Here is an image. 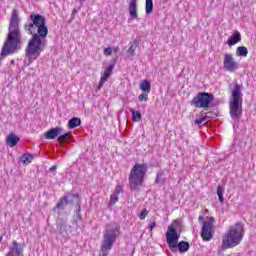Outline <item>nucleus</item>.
Segmentation results:
<instances>
[{
    "label": "nucleus",
    "instance_id": "28",
    "mask_svg": "<svg viewBox=\"0 0 256 256\" xmlns=\"http://www.w3.org/2000/svg\"><path fill=\"white\" fill-rule=\"evenodd\" d=\"M27 60H24V65L25 67H29V65H31V63H33V61H35V59H37V55H26Z\"/></svg>",
    "mask_w": 256,
    "mask_h": 256
},
{
    "label": "nucleus",
    "instance_id": "10",
    "mask_svg": "<svg viewBox=\"0 0 256 256\" xmlns=\"http://www.w3.org/2000/svg\"><path fill=\"white\" fill-rule=\"evenodd\" d=\"M214 217H210L208 221H204L202 224L201 237L203 241H211L213 239V222Z\"/></svg>",
    "mask_w": 256,
    "mask_h": 256
},
{
    "label": "nucleus",
    "instance_id": "24",
    "mask_svg": "<svg viewBox=\"0 0 256 256\" xmlns=\"http://www.w3.org/2000/svg\"><path fill=\"white\" fill-rule=\"evenodd\" d=\"M248 54L249 50H247V47L245 46H240L236 50L237 57H247Z\"/></svg>",
    "mask_w": 256,
    "mask_h": 256
},
{
    "label": "nucleus",
    "instance_id": "3",
    "mask_svg": "<svg viewBox=\"0 0 256 256\" xmlns=\"http://www.w3.org/2000/svg\"><path fill=\"white\" fill-rule=\"evenodd\" d=\"M241 85L235 84L232 89V98L229 102L230 117L233 121H239L243 117V93Z\"/></svg>",
    "mask_w": 256,
    "mask_h": 256
},
{
    "label": "nucleus",
    "instance_id": "17",
    "mask_svg": "<svg viewBox=\"0 0 256 256\" xmlns=\"http://www.w3.org/2000/svg\"><path fill=\"white\" fill-rule=\"evenodd\" d=\"M21 139L19 138V136L13 134V133H10L7 138H6V144L9 146V147H15V145H17V143H19Z\"/></svg>",
    "mask_w": 256,
    "mask_h": 256
},
{
    "label": "nucleus",
    "instance_id": "27",
    "mask_svg": "<svg viewBox=\"0 0 256 256\" xmlns=\"http://www.w3.org/2000/svg\"><path fill=\"white\" fill-rule=\"evenodd\" d=\"M145 11L146 15H151V13H153V0H146Z\"/></svg>",
    "mask_w": 256,
    "mask_h": 256
},
{
    "label": "nucleus",
    "instance_id": "18",
    "mask_svg": "<svg viewBox=\"0 0 256 256\" xmlns=\"http://www.w3.org/2000/svg\"><path fill=\"white\" fill-rule=\"evenodd\" d=\"M63 197L68 202V205L71 203H74V201H76L77 203H79V201H81V199L79 198V194H77V193H69Z\"/></svg>",
    "mask_w": 256,
    "mask_h": 256
},
{
    "label": "nucleus",
    "instance_id": "6",
    "mask_svg": "<svg viewBox=\"0 0 256 256\" xmlns=\"http://www.w3.org/2000/svg\"><path fill=\"white\" fill-rule=\"evenodd\" d=\"M147 164H135L129 175V186L131 191H137L143 185L145 175H147Z\"/></svg>",
    "mask_w": 256,
    "mask_h": 256
},
{
    "label": "nucleus",
    "instance_id": "16",
    "mask_svg": "<svg viewBox=\"0 0 256 256\" xmlns=\"http://www.w3.org/2000/svg\"><path fill=\"white\" fill-rule=\"evenodd\" d=\"M241 41V33L239 31H234V33L227 40V45L233 47V45H237Z\"/></svg>",
    "mask_w": 256,
    "mask_h": 256
},
{
    "label": "nucleus",
    "instance_id": "21",
    "mask_svg": "<svg viewBox=\"0 0 256 256\" xmlns=\"http://www.w3.org/2000/svg\"><path fill=\"white\" fill-rule=\"evenodd\" d=\"M140 89L143 93H151V82L149 80H143L140 83Z\"/></svg>",
    "mask_w": 256,
    "mask_h": 256
},
{
    "label": "nucleus",
    "instance_id": "34",
    "mask_svg": "<svg viewBox=\"0 0 256 256\" xmlns=\"http://www.w3.org/2000/svg\"><path fill=\"white\" fill-rule=\"evenodd\" d=\"M149 215V211L144 208L141 213L139 214V219H141V221H143L145 219V217H147Z\"/></svg>",
    "mask_w": 256,
    "mask_h": 256
},
{
    "label": "nucleus",
    "instance_id": "32",
    "mask_svg": "<svg viewBox=\"0 0 256 256\" xmlns=\"http://www.w3.org/2000/svg\"><path fill=\"white\" fill-rule=\"evenodd\" d=\"M76 217L79 221H83V216H81V201H78V209L76 211Z\"/></svg>",
    "mask_w": 256,
    "mask_h": 256
},
{
    "label": "nucleus",
    "instance_id": "35",
    "mask_svg": "<svg viewBox=\"0 0 256 256\" xmlns=\"http://www.w3.org/2000/svg\"><path fill=\"white\" fill-rule=\"evenodd\" d=\"M207 117H209L208 115H205L201 118H198L194 121V125H201V123H203L204 121H207Z\"/></svg>",
    "mask_w": 256,
    "mask_h": 256
},
{
    "label": "nucleus",
    "instance_id": "25",
    "mask_svg": "<svg viewBox=\"0 0 256 256\" xmlns=\"http://www.w3.org/2000/svg\"><path fill=\"white\" fill-rule=\"evenodd\" d=\"M130 112L132 114V121H134L135 123H139V121H141L142 119L141 112L135 109H130Z\"/></svg>",
    "mask_w": 256,
    "mask_h": 256
},
{
    "label": "nucleus",
    "instance_id": "15",
    "mask_svg": "<svg viewBox=\"0 0 256 256\" xmlns=\"http://www.w3.org/2000/svg\"><path fill=\"white\" fill-rule=\"evenodd\" d=\"M68 202L67 198H64V196L57 202L56 206L53 208L54 213H58V215H61V211H64L65 207H67Z\"/></svg>",
    "mask_w": 256,
    "mask_h": 256
},
{
    "label": "nucleus",
    "instance_id": "26",
    "mask_svg": "<svg viewBox=\"0 0 256 256\" xmlns=\"http://www.w3.org/2000/svg\"><path fill=\"white\" fill-rule=\"evenodd\" d=\"M155 183L157 185H165V177L163 172H158L156 175Z\"/></svg>",
    "mask_w": 256,
    "mask_h": 256
},
{
    "label": "nucleus",
    "instance_id": "44",
    "mask_svg": "<svg viewBox=\"0 0 256 256\" xmlns=\"http://www.w3.org/2000/svg\"><path fill=\"white\" fill-rule=\"evenodd\" d=\"M83 1H85V0H80V3H83Z\"/></svg>",
    "mask_w": 256,
    "mask_h": 256
},
{
    "label": "nucleus",
    "instance_id": "8",
    "mask_svg": "<svg viewBox=\"0 0 256 256\" xmlns=\"http://www.w3.org/2000/svg\"><path fill=\"white\" fill-rule=\"evenodd\" d=\"M215 101V96L209 92L198 93L190 102L197 109H209L211 104Z\"/></svg>",
    "mask_w": 256,
    "mask_h": 256
},
{
    "label": "nucleus",
    "instance_id": "33",
    "mask_svg": "<svg viewBox=\"0 0 256 256\" xmlns=\"http://www.w3.org/2000/svg\"><path fill=\"white\" fill-rule=\"evenodd\" d=\"M119 201V195L117 194H112L110 197V205H115Z\"/></svg>",
    "mask_w": 256,
    "mask_h": 256
},
{
    "label": "nucleus",
    "instance_id": "36",
    "mask_svg": "<svg viewBox=\"0 0 256 256\" xmlns=\"http://www.w3.org/2000/svg\"><path fill=\"white\" fill-rule=\"evenodd\" d=\"M113 54V49L111 47L104 48V55L109 57V55Z\"/></svg>",
    "mask_w": 256,
    "mask_h": 256
},
{
    "label": "nucleus",
    "instance_id": "12",
    "mask_svg": "<svg viewBox=\"0 0 256 256\" xmlns=\"http://www.w3.org/2000/svg\"><path fill=\"white\" fill-rule=\"evenodd\" d=\"M25 249V243H19L16 240L12 242V246L9 247V251L6 256H23V250Z\"/></svg>",
    "mask_w": 256,
    "mask_h": 256
},
{
    "label": "nucleus",
    "instance_id": "9",
    "mask_svg": "<svg viewBox=\"0 0 256 256\" xmlns=\"http://www.w3.org/2000/svg\"><path fill=\"white\" fill-rule=\"evenodd\" d=\"M57 232L63 237V239H69L73 233V226L69 225L67 219L60 218L56 223Z\"/></svg>",
    "mask_w": 256,
    "mask_h": 256
},
{
    "label": "nucleus",
    "instance_id": "1",
    "mask_svg": "<svg viewBox=\"0 0 256 256\" xmlns=\"http://www.w3.org/2000/svg\"><path fill=\"white\" fill-rule=\"evenodd\" d=\"M245 235V226L243 222H236L234 226H231L229 231L225 234L222 240L223 249H231L237 247Z\"/></svg>",
    "mask_w": 256,
    "mask_h": 256
},
{
    "label": "nucleus",
    "instance_id": "41",
    "mask_svg": "<svg viewBox=\"0 0 256 256\" xmlns=\"http://www.w3.org/2000/svg\"><path fill=\"white\" fill-rule=\"evenodd\" d=\"M203 220V216H199V221Z\"/></svg>",
    "mask_w": 256,
    "mask_h": 256
},
{
    "label": "nucleus",
    "instance_id": "4",
    "mask_svg": "<svg viewBox=\"0 0 256 256\" xmlns=\"http://www.w3.org/2000/svg\"><path fill=\"white\" fill-rule=\"evenodd\" d=\"M120 229L121 227L117 224L114 226L112 224L106 226L101 243V254L99 256L109 255V251L113 249V245H115V242L117 241V233H119Z\"/></svg>",
    "mask_w": 256,
    "mask_h": 256
},
{
    "label": "nucleus",
    "instance_id": "38",
    "mask_svg": "<svg viewBox=\"0 0 256 256\" xmlns=\"http://www.w3.org/2000/svg\"><path fill=\"white\" fill-rule=\"evenodd\" d=\"M105 83H107V80H104L103 78H100V82L98 84V89H102L103 85H105Z\"/></svg>",
    "mask_w": 256,
    "mask_h": 256
},
{
    "label": "nucleus",
    "instance_id": "31",
    "mask_svg": "<svg viewBox=\"0 0 256 256\" xmlns=\"http://www.w3.org/2000/svg\"><path fill=\"white\" fill-rule=\"evenodd\" d=\"M148 97H149V93L144 92L138 96V99L140 102H143V101H148L149 100Z\"/></svg>",
    "mask_w": 256,
    "mask_h": 256
},
{
    "label": "nucleus",
    "instance_id": "20",
    "mask_svg": "<svg viewBox=\"0 0 256 256\" xmlns=\"http://www.w3.org/2000/svg\"><path fill=\"white\" fill-rule=\"evenodd\" d=\"M114 68H115V64H110L107 66V68L105 69V71L102 75V79L104 81H107L111 77V74L113 73Z\"/></svg>",
    "mask_w": 256,
    "mask_h": 256
},
{
    "label": "nucleus",
    "instance_id": "42",
    "mask_svg": "<svg viewBox=\"0 0 256 256\" xmlns=\"http://www.w3.org/2000/svg\"><path fill=\"white\" fill-rule=\"evenodd\" d=\"M75 13H77V10H73V13H72V14L75 15Z\"/></svg>",
    "mask_w": 256,
    "mask_h": 256
},
{
    "label": "nucleus",
    "instance_id": "2",
    "mask_svg": "<svg viewBox=\"0 0 256 256\" xmlns=\"http://www.w3.org/2000/svg\"><path fill=\"white\" fill-rule=\"evenodd\" d=\"M173 225H177V220H174L173 224L168 226L166 232V243L173 253H175L177 249L179 253H187L191 245L187 241L182 240L179 242V233H177V229H175V226Z\"/></svg>",
    "mask_w": 256,
    "mask_h": 256
},
{
    "label": "nucleus",
    "instance_id": "37",
    "mask_svg": "<svg viewBox=\"0 0 256 256\" xmlns=\"http://www.w3.org/2000/svg\"><path fill=\"white\" fill-rule=\"evenodd\" d=\"M119 193H123V187H121L120 185L116 186L113 194L114 195H119Z\"/></svg>",
    "mask_w": 256,
    "mask_h": 256
},
{
    "label": "nucleus",
    "instance_id": "29",
    "mask_svg": "<svg viewBox=\"0 0 256 256\" xmlns=\"http://www.w3.org/2000/svg\"><path fill=\"white\" fill-rule=\"evenodd\" d=\"M29 159H33V155L29 153H24L22 156H20L21 163H31Z\"/></svg>",
    "mask_w": 256,
    "mask_h": 256
},
{
    "label": "nucleus",
    "instance_id": "7",
    "mask_svg": "<svg viewBox=\"0 0 256 256\" xmlns=\"http://www.w3.org/2000/svg\"><path fill=\"white\" fill-rule=\"evenodd\" d=\"M30 35H32V37L26 47V55H36V57H39L43 51V47H45V39L47 38V34L33 32L30 33Z\"/></svg>",
    "mask_w": 256,
    "mask_h": 256
},
{
    "label": "nucleus",
    "instance_id": "40",
    "mask_svg": "<svg viewBox=\"0 0 256 256\" xmlns=\"http://www.w3.org/2000/svg\"><path fill=\"white\" fill-rule=\"evenodd\" d=\"M50 172L57 171V165H53L49 169Z\"/></svg>",
    "mask_w": 256,
    "mask_h": 256
},
{
    "label": "nucleus",
    "instance_id": "30",
    "mask_svg": "<svg viewBox=\"0 0 256 256\" xmlns=\"http://www.w3.org/2000/svg\"><path fill=\"white\" fill-rule=\"evenodd\" d=\"M217 195L220 203H224L225 198H223V186L218 185L217 187Z\"/></svg>",
    "mask_w": 256,
    "mask_h": 256
},
{
    "label": "nucleus",
    "instance_id": "5",
    "mask_svg": "<svg viewBox=\"0 0 256 256\" xmlns=\"http://www.w3.org/2000/svg\"><path fill=\"white\" fill-rule=\"evenodd\" d=\"M30 21L32 22L24 25V29L28 31V33H40L42 35H49V28L47 27V19L45 16L32 12L30 14Z\"/></svg>",
    "mask_w": 256,
    "mask_h": 256
},
{
    "label": "nucleus",
    "instance_id": "13",
    "mask_svg": "<svg viewBox=\"0 0 256 256\" xmlns=\"http://www.w3.org/2000/svg\"><path fill=\"white\" fill-rule=\"evenodd\" d=\"M62 133H63V127H55L48 130L44 134V137L45 139H57L59 135H61Z\"/></svg>",
    "mask_w": 256,
    "mask_h": 256
},
{
    "label": "nucleus",
    "instance_id": "19",
    "mask_svg": "<svg viewBox=\"0 0 256 256\" xmlns=\"http://www.w3.org/2000/svg\"><path fill=\"white\" fill-rule=\"evenodd\" d=\"M138 45L139 44L137 43V41H134L133 43H131L129 49L126 52L128 59H133V57H135V51H136Z\"/></svg>",
    "mask_w": 256,
    "mask_h": 256
},
{
    "label": "nucleus",
    "instance_id": "43",
    "mask_svg": "<svg viewBox=\"0 0 256 256\" xmlns=\"http://www.w3.org/2000/svg\"><path fill=\"white\" fill-rule=\"evenodd\" d=\"M1 241H3V236H0V243H1Z\"/></svg>",
    "mask_w": 256,
    "mask_h": 256
},
{
    "label": "nucleus",
    "instance_id": "11",
    "mask_svg": "<svg viewBox=\"0 0 256 256\" xmlns=\"http://www.w3.org/2000/svg\"><path fill=\"white\" fill-rule=\"evenodd\" d=\"M224 69L230 73H233V71H237V69H239V63L235 61L232 54L224 55Z\"/></svg>",
    "mask_w": 256,
    "mask_h": 256
},
{
    "label": "nucleus",
    "instance_id": "14",
    "mask_svg": "<svg viewBox=\"0 0 256 256\" xmlns=\"http://www.w3.org/2000/svg\"><path fill=\"white\" fill-rule=\"evenodd\" d=\"M128 12L130 19H137L139 17V14L137 13V0L130 1Z\"/></svg>",
    "mask_w": 256,
    "mask_h": 256
},
{
    "label": "nucleus",
    "instance_id": "22",
    "mask_svg": "<svg viewBox=\"0 0 256 256\" xmlns=\"http://www.w3.org/2000/svg\"><path fill=\"white\" fill-rule=\"evenodd\" d=\"M81 120L78 117H73L68 121V127L69 129H75L77 127H80Z\"/></svg>",
    "mask_w": 256,
    "mask_h": 256
},
{
    "label": "nucleus",
    "instance_id": "39",
    "mask_svg": "<svg viewBox=\"0 0 256 256\" xmlns=\"http://www.w3.org/2000/svg\"><path fill=\"white\" fill-rule=\"evenodd\" d=\"M156 225H157V222L152 221L150 223V225L148 226L149 231H153V229H154V227H156Z\"/></svg>",
    "mask_w": 256,
    "mask_h": 256
},
{
    "label": "nucleus",
    "instance_id": "23",
    "mask_svg": "<svg viewBox=\"0 0 256 256\" xmlns=\"http://www.w3.org/2000/svg\"><path fill=\"white\" fill-rule=\"evenodd\" d=\"M71 132L65 133V134H60L57 138V141L59 143H69L71 141Z\"/></svg>",
    "mask_w": 256,
    "mask_h": 256
}]
</instances>
